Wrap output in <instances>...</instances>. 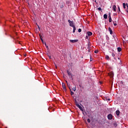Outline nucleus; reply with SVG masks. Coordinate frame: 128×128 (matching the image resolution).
Returning <instances> with one entry per match:
<instances>
[{"mask_svg":"<svg viewBox=\"0 0 128 128\" xmlns=\"http://www.w3.org/2000/svg\"><path fill=\"white\" fill-rule=\"evenodd\" d=\"M68 22H69L70 26H72V28H74V22L68 20Z\"/></svg>","mask_w":128,"mask_h":128,"instance_id":"f257e3e1","label":"nucleus"},{"mask_svg":"<svg viewBox=\"0 0 128 128\" xmlns=\"http://www.w3.org/2000/svg\"><path fill=\"white\" fill-rule=\"evenodd\" d=\"M76 106H78V108H80V110H82V112L84 110L82 107V106H80V104L76 103Z\"/></svg>","mask_w":128,"mask_h":128,"instance_id":"f03ea898","label":"nucleus"},{"mask_svg":"<svg viewBox=\"0 0 128 128\" xmlns=\"http://www.w3.org/2000/svg\"><path fill=\"white\" fill-rule=\"evenodd\" d=\"M62 86L64 90L66 92V84H64V83H62Z\"/></svg>","mask_w":128,"mask_h":128,"instance_id":"7ed1b4c3","label":"nucleus"},{"mask_svg":"<svg viewBox=\"0 0 128 128\" xmlns=\"http://www.w3.org/2000/svg\"><path fill=\"white\" fill-rule=\"evenodd\" d=\"M108 120H112V114H108Z\"/></svg>","mask_w":128,"mask_h":128,"instance_id":"20e7f679","label":"nucleus"},{"mask_svg":"<svg viewBox=\"0 0 128 128\" xmlns=\"http://www.w3.org/2000/svg\"><path fill=\"white\" fill-rule=\"evenodd\" d=\"M70 42H72L73 44H74V42H78V40H70Z\"/></svg>","mask_w":128,"mask_h":128,"instance_id":"39448f33","label":"nucleus"},{"mask_svg":"<svg viewBox=\"0 0 128 128\" xmlns=\"http://www.w3.org/2000/svg\"><path fill=\"white\" fill-rule=\"evenodd\" d=\"M67 74L69 76H70V78H72V72H70L68 70H67Z\"/></svg>","mask_w":128,"mask_h":128,"instance_id":"423d86ee","label":"nucleus"},{"mask_svg":"<svg viewBox=\"0 0 128 128\" xmlns=\"http://www.w3.org/2000/svg\"><path fill=\"white\" fill-rule=\"evenodd\" d=\"M87 34L88 36H92V32H88Z\"/></svg>","mask_w":128,"mask_h":128,"instance_id":"0eeeda50","label":"nucleus"},{"mask_svg":"<svg viewBox=\"0 0 128 128\" xmlns=\"http://www.w3.org/2000/svg\"><path fill=\"white\" fill-rule=\"evenodd\" d=\"M112 10H114V12H116V5L113 6Z\"/></svg>","mask_w":128,"mask_h":128,"instance_id":"6e6552de","label":"nucleus"},{"mask_svg":"<svg viewBox=\"0 0 128 128\" xmlns=\"http://www.w3.org/2000/svg\"><path fill=\"white\" fill-rule=\"evenodd\" d=\"M108 30L110 32V34H112V28L110 27L108 28Z\"/></svg>","mask_w":128,"mask_h":128,"instance_id":"1a4fd4ad","label":"nucleus"},{"mask_svg":"<svg viewBox=\"0 0 128 128\" xmlns=\"http://www.w3.org/2000/svg\"><path fill=\"white\" fill-rule=\"evenodd\" d=\"M117 50L118 52H122V48L120 47H118L117 48Z\"/></svg>","mask_w":128,"mask_h":128,"instance_id":"9d476101","label":"nucleus"},{"mask_svg":"<svg viewBox=\"0 0 128 128\" xmlns=\"http://www.w3.org/2000/svg\"><path fill=\"white\" fill-rule=\"evenodd\" d=\"M120 111L118 110H117L116 111V116H120Z\"/></svg>","mask_w":128,"mask_h":128,"instance_id":"9b49d317","label":"nucleus"},{"mask_svg":"<svg viewBox=\"0 0 128 128\" xmlns=\"http://www.w3.org/2000/svg\"><path fill=\"white\" fill-rule=\"evenodd\" d=\"M104 18H105L106 20V18H108V15H107L106 14H104Z\"/></svg>","mask_w":128,"mask_h":128,"instance_id":"f8f14e48","label":"nucleus"},{"mask_svg":"<svg viewBox=\"0 0 128 128\" xmlns=\"http://www.w3.org/2000/svg\"><path fill=\"white\" fill-rule=\"evenodd\" d=\"M76 26H74L73 27V32H76Z\"/></svg>","mask_w":128,"mask_h":128,"instance_id":"ddd939ff","label":"nucleus"},{"mask_svg":"<svg viewBox=\"0 0 128 128\" xmlns=\"http://www.w3.org/2000/svg\"><path fill=\"white\" fill-rule=\"evenodd\" d=\"M39 36L42 42H44V40H42V36H40V34Z\"/></svg>","mask_w":128,"mask_h":128,"instance_id":"4468645a","label":"nucleus"},{"mask_svg":"<svg viewBox=\"0 0 128 128\" xmlns=\"http://www.w3.org/2000/svg\"><path fill=\"white\" fill-rule=\"evenodd\" d=\"M113 24L114 26H117V24H116V22H113Z\"/></svg>","mask_w":128,"mask_h":128,"instance_id":"2eb2a0df","label":"nucleus"},{"mask_svg":"<svg viewBox=\"0 0 128 128\" xmlns=\"http://www.w3.org/2000/svg\"><path fill=\"white\" fill-rule=\"evenodd\" d=\"M66 82L70 90H71L70 87V84H68V81H66Z\"/></svg>","mask_w":128,"mask_h":128,"instance_id":"dca6fc26","label":"nucleus"},{"mask_svg":"<svg viewBox=\"0 0 128 128\" xmlns=\"http://www.w3.org/2000/svg\"><path fill=\"white\" fill-rule=\"evenodd\" d=\"M126 3H123V8H126Z\"/></svg>","mask_w":128,"mask_h":128,"instance_id":"f3484780","label":"nucleus"},{"mask_svg":"<svg viewBox=\"0 0 128 128\" xmlns=\"http://www.w3.org/2000/svg\"><path fill=\"white\" fill-rule=\"evenodd\" d=\"M120 12V6H118V12Z\"/></svg>","mask_w":128,"mask_h":128,"instance_id":"a211bd4d","label":"nucleus"},{"mask_svg":"<svg viewBox=\"0 0 128 128\" xmlns=\"http://www.w3.org/2000/svg\"><path fill=\"white\" fill-rule=\"evenodd\" d=\"M106 60H109L110 59V56H106Z\"/></svg>","mask_w":128,"mask_h":128,"instance_id":"6ab92c4d","label":"nucleus"},{"mask_svg":"<svg viewBox=\"0 0 128 128\" xmlns=\"http://www.w3.org/2000/svg\"><path fill=\"white\" fill-rule=\"evenodd\" d=\"M76 86L74 87L73 88H72V90H74V92H76Z\"/></svg>","mask_w":128,"mask_h":128,"instance_id":"aec40b11","label":"nucleus"},{"mask_svg":"<svg viewBox=\"0 0 128 128\" xmlns=\"http://www.w3.org/2000/svg\"><path fill=\"white\" fill-rule=\"evenodd\" d=\"M108 18H112V16H110V13H109Z\"/></svg>","mask_w":128,"mask_h":128,"instance_id":"412c9836","label":"nucleus"},{"mask_svg":"<svg viewBox=\"0 0 128 128\" xmlns=\"http://www.w3.org/2000/svg\"><path fill=\"white\" fill-rule=\"evenodd\" d=\"M94 52L95 54H98V50H95Z\"/></svg>","mask_w":128,"mask_h":128,"instance_id":"4be33fe9","label":"nucleus"},{"mask_svg":"<svg viewBox=\"0 0 128 128\" xmlns=\"http://www.w3.org/2000/svg\"><path fill=\"white\" fill-rule=\"evenodd\" d=\"M98 10H102V8H101L100 7L98 8Z\"/></svg>","mask_w":128,"mask_h":128,"instance_id":"5701e85b","label":"nucleus"},{"mask_svg":"<svg viewBox=\"0 0 128 128\" xmlns=\"http://www.w3.org/2000/svg\"><path fill=\"white\" fill-rule=\"evenodd\" d=\"M78 32H82V29L79 28V29L78 30Z\"/></svg>","mask_w":128,"mask_h":128,"instance_id":"b1692460","label":"nucleus"},{"mask_svg":"<svg viewBox=\"0 0 128 128\" xmlns=\"http://www.w3.org/2000/svg\"><path fill=\"white\" fill-rule=\"evenodd\" d=\"M114 76V73H110V76Z\"/></svg>","mask_w":128,"mask_h":128,"instance_id":"393cba45","label":"nucleus"},{"mask_svg":"<svg viewBox=\"0 0 128 128\" xmlns=\"http://www.w3.org/2000/svg\"><path fill=\"white\" fill-rule=\"evenodd\" d=\"M87 121L88 122H90V118H88Z\"/></svg>","mask_w":128,"mask_h":128,"instance_id":"a878e982","label":"nucleus"},{"mask_svg":"<svg viewBox=\"0 0 128 128\" xmlns=\"http://www.w3.org/2000/svg\"><path fill=\"white\" fill-rule=\"evenodd\" d=\"M60 8H64V5H61L60 6Z\"/></svg>","mask_w":128,"mask_h":128,"instance_id":"bb28decb","label":"nucleus"},{"mask_svg":"<svg viewBox=\"0 0 128 128\" xmlns=\"http://www.w3.org/2000/svg\"><path fill=\"white\" fill-rule=\"evenodd\" d=\"M71 92V95L72 96V94H74V92L72 91V90H70Z\"/></svg>","mask_w":128,"mask_h":128,"instance_id":"cd10ccee","label":"nucleus"},{"mask_svg":"<svg viewBox=\"0 0 128 128\" xmlns=\"http://www.w3.org/2000/svg\"><path fill=\"white\" fill-rule=\"evenodd\" d=\"M109 22H112V18H109Z\"/></svg>","mask_w":128,"mask_h":128,"instance_id":"c85d7f7f","label":"nucleus"},{"mask_svg":"<svg viewBox=\"0 0 128 128\" xmlns=\"http://www.w3.org/2000/svg\"><path fill=\"white\" fill-rule=\"evenodd\" d=\"M116 54H114L112 53V56H115Z\"/></svg>","mask_w":128,"mask_h":128,"instance_id":"c756f323","label":"nucleus"},{"mask_svg":"<svg viewBox=\"0 0 128 128\" xmlns=\"http://www.w3.org/2000/svg\"><path fill=\"white\" fill-rule=\"evenodd\" d=\"M86 39L88 38V36H86Z\"/></svg>","mask_w":128,"mask_h":128,"instance_id":"7c9ffc66","label":"nucleus"},{"mask_svg":"<svg viewBox=\"0 0 128 128\" xmlns=\"http://www.w3.org/2000/svg\"><path fill=\"white\" fill-rule=\"evenodd\" d=\"M92 58H90V62H92Z\"/></svg>","mask_w":128,"mask_h":128,"instance_id":"2f4dec72","label":"nucleus"},{"mask_svg":"<svg viewBox=\"0 0 128 128\" xmlns=\"http://www.w3.org/2000/svg\"><path fill=\"white\" fill-rule=\"evenodd\" d=\"M48 56L49 58H51L50 56Z\"/></svg>","mask_w":128,"mask_h":128,"instance_id":"473e14b6","label":"nucleus"},{"mask_svg":"<svg viewBox=\"0 0 128 128\" xmlns=\"http://www.w3.org/2000/svg\"><path fill=\"white\" fill-rule=\"evenodd\" d=\"M79 86H80V88H82V86H81L80 84L79 85Z\"/></svg>","mask_w":128,"mask_h":128,"instance_id":"72a5a7b5","label":"nucleus"},{"mask_svg":"<svg viewBox=\"0 0 128 128\" xmlns=\"http://www.w3.org/2000/svg\"><path fill=\"white\" fill-rule=\"evenodd\" d=\"M88 52H90V50H88Z\"/></svg>","mask_w":128,"mask_h":128,"instance_id":"f704fd0d","label":"nucleus"},{"mask_svg":"<svg viewBox=\"0 0 128 128\" xmlns=\"http://www.w3.org/2000/svg\"><path fill=\"white\" fill-rule=\"evenodd\" d=\"M108 100H110V99L108 98Z\"/></svg>","mask_w":128,"mask_h":128,"instance_id":"c9c22d12","label":"nucleus"},{"mask_svg":"<svg viewBox=\"0 0 128 128\" xmlns=\"http://www.w3.org/2000/svg\"><path fill=\"white\" fill-rule=\"evenodd\" d=\"M88 48H90V44H88Z\"/></svg>","mask_w":128,"mask_h":128,"instance_id":"e433bc0d","label":"nucleus"},{"mask_svg":"<svg viewBox=\"0 0 128 128\" xmlns=\"http://www.w3.org/2000/svg\"><path fill=\"white\" fill-rule=\"evenodd\" d=\"M46 48H48V46H46Z\"/></svg>","mask_w":128,"mask_h":128,"instance_id":"4c0bfd02","label":"nucleus"},{"mask_svg":"<svg viewBox=\"0 0 128 128\" xmlns=\"http://www.w3.org/2000/svg\"><path fill=\"white\" fill-rule=\"evenodd\" d=\"M94 2H96V0H94Z\"/></svg>","mask_w":128,"mask_h":128,"instance_id":"58836bf2","label":"nucleus"},{"mask_svg":"<svg viewBox=\"0 0 128 128\" xmlns=\"http://www.w3.org/2000/svg\"><path fill=\"white\" fill-rule=\"evenodd\" d=\"M115 36H113V37L114 38V37H115Z\"/></svg>","mask_w":128,"mask_h":128,"instance_id":"ea45409f","label":"nucleus"},{"mask_svg":"<svg viewBox=\"0 0 128 128\" xmlns=\"http://www.w3.org/2000/svg\"><path fill=\"white\" fill-rule=\"evenodd\" d=\"M45 44V46H46V43H45V44Z\"/></svg>","mask_w":128,"mask_h":128,"instance_id":"a19ab883","label":"nucleus"},{"mask_svg":"<svg viewBox=\"0 0 128 128\" xmlns=\"http://www.w3.org/2000/svg\"><path fill=\"white\" fill-rule=\"evenodd\" d=\"M127 4L126 6H127V8H128V4Z\"/></svg>","mask_w":128,"mask_h":128,"instance_id":"79ce46f5","label":"nucleus"},{"mask_svg":"<svg viewBox=\"0 0 128 128\" xmlns=\"http://www.w3.org/2000/svg\"><path fill=\"white\" fill-rule=\"evenodd\" d=\"M55 66H56V68H57V67H56V65H55Z\"/></svg>","mask_w":128,"mask_h":128,"instance_id":"37998d69","label":"nucleus"},{"mask_svg":"<svg viewBox=\"0 0 128 128\" xmlns=\"http://www.w3.org/2000/svg\"><path fill=\"white\" fill-rule=\"evenodd\" d=\"M114 58V60H116V58Z\"/></svg>","mask_w":128,"mask_h":128,"instance_id":"c03bdc74","label":"nucleus"},{"mask_svg":"<svg viewBox=\"0 0 128 128\" xmlns=\"http://www.w3.org/2000/svg\"><path fill=\"white\" fill-rule=\"evenodd\" d=\"M127 12L128 13V10L127 11Z\"/></svg>","mask_w":128,"mask_h":128,"instance_id":"a18cd8bd","label":"nucleus"}]
</instances>
